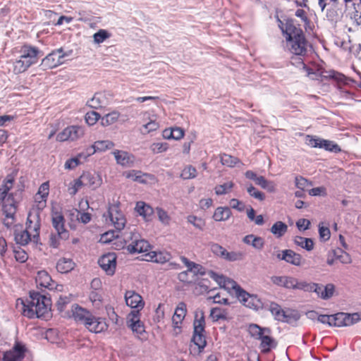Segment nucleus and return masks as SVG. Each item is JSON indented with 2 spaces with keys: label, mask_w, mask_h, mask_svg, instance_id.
<instances>
[{
  "label": "nucleus",
  "mask_w": 361,
  "mask_h": 361,
  "mask_svg": "<svg viewBox=\"0 0 361 361\" xmlns=\"http://www.w3.org/2000/svg\"><path fill=\"white\" fill-rule=\"evenodd\" d=\"M14 178L8 176L0 186V206L2 207V212L5 216L4 224L11 227L15 222V215L17 209L18 201L15 199L13 193H9L13 188Z\"/></svg>",
  "instance_id": "f03ea898"
},
{
  "label": "nucleus",
  "mask_w": 361,
  "mask_h": 361,
  "mask_svg": "<svg viewBox=\"0 0 361 361\" xmlns=\"http://www.w3.org/2000/svg\"><path fill=\"white\" fill-rule=\"evenodd\" d=\"M269 309L271 314L274 317V318L276 320L281 321V319H283V317H282V315L284 310H282L281 307L278 304L275 302H271L269 305Z\"/></svg>",
  "instance_id": "3c124183"
},
{
  "label": "nucleus",
  "mask_w": 361,
  "mask_h": 361,
  "mask_svg": "<svg viewBox=\"0 0 361 361\" xmlns=\"http://www.w3.org/2000/svg\"><path fill=\"white\" fill-rule=\"evenodd\" d=\"M117 235H116L114 231H109L101 235L99 242L104 244L109 243H113Z\"/></svg>",
  "instance_id": "6e6d98bb"
},
{
  "label": "nucleus",
  "mask_w": 361,
  "mask_h": 361,
  "mask_svg": "<svg viewBox=\"0 0 361 361\" xmlns=\"http://www.w3.org/2000/svg\"><path fill=\"white\" fill-rule=\"evenodd\" d=\"M127 178L132 179L134 181H137L141 183H145L148 179L153 178L152 175L147 173H143L140 171L132 170L126 173V175Z\"/></svg>",
  "instance_id": "2f4dec72"
},
{
  "label": "nucleus",
  "mask_w": 361,
  "mask_h": 361,
  "mask_svg": "<svg viewBox=\"0 0 361 361\" xmlns=\"http://www.w3.org/2000/svg\"><path fill=\"white\" fill-rule=\"evenodd\" d=\"M124 240L128 243L127 250L130 254L147 252L150 249L149 243L141 238L139 233L130 231L124 234Z\"/></svg>",
  "instance_id": "39448f33"
},
{
  "label": "nucleus",
  "mask_w": 361,
  "mask_h": 361,
  "mask_svg": "<svg viewBox=\"0 0 361 361\" xmlns=\"http://www.w3.org/2000/svg\"><path fill=\"white\" fill-rule=\"evenodd\" d=\"M49 194V185L45 183H43L39 188L38 192L36 195L35 199L39 200L46 198Z\"/></svg>",
  "instance_id": "774afa93"
},
{
  "label": "nucleus",
  "mask_w": 361,
  "mask_h": 361,
  "mask_svg": "<svg viewBox=\"0 0 361 361\" xmlns=\"http://www.w3.org/2000/svg\"><path fill=\"white\" fill-rule=\"evenodd\" d=\"M156 212L159 218V220L164 224L168 225L170 222V217L167 212L163 209L157 207Z\"/></svg>",
  "instance_id": "e2e57ef3"
},
{
  "label": "nucleus",
  "mask_w": 361,
  "mask_h": 361,
  "mask_svg": "<svg viewBox=\"0 0 361 361\" xmlns=\"http://www.w3.org/2000/svg\"><path fill=\"white\" fill-rule=\"evenodd\" d=\"M35 280L37 286L49 289L54 288V281L49 274L45 271L42 270L38 271Z\"/></svg>",
  "instance_id": "bb28decb"
},
{
  "label": "nucleus",
  "mask_w": 361,
  "mask_h": 361,
  "mask_svg": "<svg viewBox=\"0 0 361 361\" xmlns=\"http://www.w3.org/2000/svg\"><path fill=\"white\" fill-rule=\"evenodd\" d=\"M271 281L276 286L289 289H293L295 284V278L289 276H274Z\"/></svg>",
  "instance_id": "393cba45"
},
{
  "label": "nucleus",
  "mask_w": 361,
  "mask_h": 361,
  "mask_svg": "<svg viewBox=\"0 0 361 361\" xmlns=\"http://www.w3.org/2000/svg\"><path fill=\"white\" fill-rule=\"evenodd\" d=\"M180 176L183 179L193 178L197 176V171L193 166H188L183 170Z\"/></svg>",
  "instance_id": "052dcab7"
},
{
  "label": "nucleus",
  "mask_w": 361,
  "mask_h": 361,
  "mask_svg": "<svg viewBox=\"0 0 361 361\" xmlns=\"http://www.w3.org/2000/svg\"><path fill=\"white\" fill-rule=\"evenodd\" d=\"M280 322H286L288 324H294L300 319V314L296 310H284Z\"/></svg>",
  "instance_id": "58836bf2"
},
{
  "label": "nucleus",
  "mask_w": 361,
  "mask_h": 361,
  "mask_svg": "<svg viewBox=\"0 0 361 361\" xmlns=\"http://www.w3.org/2000/svg\"><path fill=\"white\" fill-rule=\"evenodd\" d=\"M332 326H347L353 325L360 320L359 314L339 312L332 315Z\"/></svg>",
  "instance_id": "0eeeda50"
},
{
  "label": "nucleus",
  "mask_w": 361,
  "mask_h": 361,
  "mask_svg": "<svg viewBox=\"0 0 361 361\" xmlns=\"http://www.w3.org/2000/svg\"><path fill=\"white\" fill-rule=\"evenodd\" d=\"M283 261L294 266L299 267L302 264V257L300 254L296 253L293 250L287 249L284 250Z\"/></svg>",
  "instance_id": "c85d7f7f"
},
{
  "label": "nucleus",
  "mask_w": 361,
  "mask_h": 361,
  "mask_svg": "<svg viewBox=\"0 0 361 361\" xmlns=\"http://www.w3.org/2000/svg\"><path fill=\"white\" fill-rule=\"evenodd\" d=\"M40 221L39 214L36 212L28 214L26 221V230L32 233V240L37 243L39 237Z\"/></svg>",
  "instance_id": "f8f14e48"
},
{
  "label": "nucleus",
  "mask_w": 361,
  "mask_h": 361,
  "mask_svg": "<svg viewBox=\"0 0 361 361\" xmlns=\"http://www.w3.org/2000/svg\"><path fill=\"white\" fill-rule=\"evenodd\" d=\"M25 346L21 343L16 342L11 350L5 352L3 361H21L25 357Z\"/></svg>",
  "instance_id": "4468645a"
},
{
  "label": "nucleus",
  "mask_w": 361,
  "mask_h": 361,
  "mask_svg": "<svg viewBox=\"0 0 361 361\" xmlns=\"http://www.w3.org/2000/svg\"><path fill=\"white\" fill-rule=\"evenodd\" d=\"M259 340H261V347L265 351H269L270 348L274 345V340L268 335L262 334Z\"/></svg>",
  "instance_id": "4d7b16f0"
},
{
  "label": "nucleus",
  "mask_w": 361,
  "mask_h": 361,
  "mask_svg": "<svg viewBox=\"0 0 361 361\" xmlns=\"http://www.w3.org/2000/svg\"><path fill=\"white\" fill-rule=\"evenodd\" d=\"M112 99V95L108 92H97L92 99L87 102V104L92 109H99L108 105Z\"/></svg>",
  "instance_id": "2eb2a0df"
},
{
  "label": "nucleus",
  "mask_w": 361,
  "mask_h": 361,
  "mask_svg": "<svg viewBox=\"0 0 361 361\" xmlns=\"http://www.w3.org/2000/svg\"><path fill=\"white\" fill-rule=\"evenodd\" d=\"M335 286L332 283H328L323 286L322 292L320 293V298L323 300H328L331 298L334 293Z\"/></svg>",
  "instance_id": "8fccbe9b"
},
{
  "label": "nucleus",
  "mask_w": 361,
  "mask_h": 361,
  "mask_svg": "<svg viewBox=\"0 0 361 361\" xmlns=\"http://www.w3.org/2000/svg\"><path fill=\"white\" fill-rule=\"evenodd\" d=\"M209 276L215 280L219 286L233 289L237 298L245 307L253 310L262 307V302L256 295H250L243 290L233 280L219 276L212 271L209 272Z\"/></svg>",
  "instance_id": "7ed1b4c3"
},
{
  "label": "nucleus",
  "mask_w": 361,
  "mask_h": 361,
  "mask_svg": "<svg viewBox=\"0 0 361 361\" xmlns=\"http://www.w3.org/2000/svg\"><path fill=\"white\" fill-rule=\"evenodd\" d=\"M120 113L114 111L109 113L101 118L100 123L102 126H109L115 123L119 118Z\"/></svg>",
  "instance_id": "e433bc0d"
},
{
  "label": "nucleus",
  "mask_w": 361,
  "mask_h": 361,
  "mask_svg": "<svg viewBox=\"0 0 361 361\" xmlns=\"http://www.w3.org/2000/svg\"><path fill=\"white\" fill-rule=\"evenodd\" d=\"M135 210L146 220H149L154 213L152 207L143 202H139L137 203Z\"/></svg>",
  "instance_id": "f704fd0d"
},
{
  "label": "nucleus",
  "mask_w": 361,
  "mask_h": 361,
  "mask_svg": "<svg viewBox=\"0 0 361 361\" xmlns=\"http://www.w3.org/2000/svg\"><path fill=\"white\" fill-rule=\"evenodd\" d=\"M180 260L187 267L188 271L192 273L194 275L203 276L206 274L204 268L199 264L190 262L184 256L180 257Z\"/></svg>",
  "instance_id": "cd10ccee"
},
{
  "label": "nucleus",
  "mask_w": 361,
  "mask_h": 361,
  "mask_svg": "<svg viewBox=\"0 0 361 361\" xmlns=\"http://www.w3.org/2000/svg\"><path fill=\"white\" fill-rule=\"evenodd\" d=\"M39 52L36 47L25 45L20 49V57L27 62H30V65H32L37 61Z\"/></svg>",
  "instance_id": "4be33fe9"
},
{
  "label": "nucleus",
  "mask_w": 361,
  "mask_h": 361,
  "mask_svg": "<svg viewBox=\"0 0 361 361\" xmlns=\"http://www.w3.org/2000/svg\"><path fill=\"white\" fill-rule=\"evenodd\" d=\"M231 216V211L228 207H217L214 213L213 219L216 221H224Z\"/></svg>",
  "instance_id": "72a5a7b5"
},
{
  "label": "nucleus",
  "mask_w": 361,
  "mask_h": 361,
  "mask_svg": "<svg viewBox=\"0 0 361 361\" xmlns=\"http://www.w3.org/2000/svg\"><path fill=\"white\" fill-rule=\"evenodd\" d=\"M90 300L93 305L99 307L102 302V297L99 291L93 290L90 293Z\"/></svg>",
  "instance_id": "338daca9"
},
{
  "label": "nucleus",
  "mask_w": 361,
  "mask_h": 361,
  "mask_svg": "<svg viewBox=\"0 0 361 361\" xmlns=\"http://www.w3.org/2000/svg\"><path fill=\"white\" fill-rule=\"evenodd\" d=\"M288 231V226L282 221H276L271 227V233L276 238L282 237Z\"/></svg>",
  "instance_id": "c9c22d12"
},
{
  "label": "nucleus",
  "mask_w": 361,
  "mask_h": 361,
  "mask_svg": "<svg viewBox=\"0 0 361 361\" xmlns=\"http://www.w3.org/2000/svg\"><path fill=\"white\" fill-rule=\"evenodd\" d=\"M295 245L300 246L307 251H311L314 248V242L311 238H307L301 236H295L294 238Z\"/></svg>",
  "instance_id": "4c0bfd02"
},
{
  "label": "nucleus",
  "mask_w": 361,
  "mask_h": 361,
  "mask_svg": "<svg viewBox=\"0 0 361 361\" xmlns=\"http://www.w3.org/2000/svg\"><path fill=\"white\" fill-rule=\"evenodd\" d=\"M187 312L186 305L184 302H179L177 305L174 314L172 317V322L174 328H180V324L184 319Z\"/></svg>",
  "instance_id": "b1692460"
},
{
  "label": "nucleus",
  "mask_w": 361,
  "mask_h": 361,
  "mask_svg": "<svg viewBox=\"0 0 361 361\" xmlns=\"http://www.w3.org/2000/svg\"><path fill=\"white\" fill-rule=\"evenodd\" d=\"M211 316L216 321L219 319H227V312L225 310H222L221 308H212L211 310Z\"/></svg>",
  "instance_id": "13d9d810"
},
{
  "label": "nucleus",
  "mask_w": 361,
  "mask_h": 361,
  "mask_svg": "<svg viewBox=\"0 0 361 361\" xmlns=\"http://www.w3.org/2000/svg\"><path fill=\"white\" fill-rule=\"evenodd\" d=\"M88 156H87V152H82L79 154L76 157L68 159L64 165L65 169H73L76 167L78 164L81 163V159H85Z\"/></svg>",
  "instance_id": "ea45409f"
},
{
  "label": "nucleus",
  "mask_w": 361,
  "mask_h": 361,
  "mask_svg": "<svg viewBox=\"0 0 361 361\" xmlns=\"http://www.w3.org/2000/svg\"><path fill=\"white\" fill-rule=\"evenodd\" d=\"M169 148V145L166 142H154L149 149L154 154H159L166 152Z\"/></svg>",
  "instance_id": "603ef678"
},
{
  "label": "nucleus",
  "mask_w": 361,
  "mask_h": 361,
  "mask_svg": "<svg viewBox=\"0 0 361 361\" xmlns=\"http://www.w3.org/2000/svg\"><path fill=\"white\" fill-rule=\"evenodd\" d=\"M309 145L312 147L324 148L330 152H338L341 151L340 147L333 141L321 138L311 137L309 140Z\"/></svg>",
  "instance_id": "f3484780"
},
{
  "label": "nucleus",
  "mask_w": 361,
  "mask_h": 361,
  "mask_svg": "<svg viewBox=\"0 0 361 361\" xmlns=\"http://www.w3.org/2000/svg\"><path fill=\"white\" fill-rule=\"evenodd\" d=\"M334 256L338 259L343 264H350L352 262L351 257L347 252L343 251L341 249L332 250Z\"/></svg>",
  "instance_id": "09e8293b"
},
{
  "label": "nucleus",
  "mask_w": 361,
  "mask_h": 361,
  "mask_svg": "<svg viewBox=\"0 0 361 361\" xmlns=\"http://www.w3.org/2000/svg\"><path fill=\"white\" fill-rule=\"evenodd\" d=\"M146 260L159 264L169 262L171 255L166 252H149L145 255Z\"/></svg>",
  "instance_id": "a878e982"
},
{
  "label": "nucleus",
  "mask_w": 361,
  "mask_h": 361,
  "mask_svg": "<svg viewBox=\"0 0 361 361\" xmlns=\"http://www.w3.org/2000/svg\"><path fill=\"white\" fill-rule=\"evenodd\" d=\"M108 214L111 224L117 231H121L125 227L126 219L118 209V207L112 204L109 207Z\"/></svg>",
  "instance_id": "9b49d317"
},
{
  "label": "nucleus",
  "mask_w": 361,
  "mask_h": 361,
  "mask_svg": "<svg viewBox=\"0 0 361 361\" xmlns=\"http://www.w3.org/2000/svg\"><path fill=\"white\" fill-rule=\"evenodd\" d=\"M98 264L108 275H113L116 267V254L114 252H109L102 255L99 259Z\"/></svg>",
  "instance_id": "ddd939ff"
},
{
  "label": "nucleus",
  "mask_w": 361,
  "mask_h": 361,
  "mask_svg": "<svg viewBox=\"0 0 361 361\" xmlns=\"http://www.w3.org/2000/svg\"><path fill=\"white\" fill-rule=\"evenodd\" d=\"M194 332L192 336L193 343L199 348L203 349L206 345L205 336L203 334L204 331V317L201 316L200 319H195L193 323Z\"/></svg>",
  "instance_id": "1a4fd4ad"
},
{
  "label": "nucleus",
  "mask_w": 361,
  "mask_h": 361,
  "mask_svg": "<svg viewBox=\"0 0 361 361\" xmlns=\"http://www.w3.org/2000/svg\"><path fill=\"white\" fill-rule=\"evenodd\" d=\"M30 62L24 60L20 56L18 60H16L13 63V72L16 74L25 72L30 66Z\"/></svg>",
  "instance_id": "a19ab883"
},
{
  "label": "nucleus",
  "mask_w": 361,
  "mask_h": 361,
  "mask_svg": "<svg viewBox=\"0 0 361 361\" xmlns=\"http://www.w3.org/2000/svg\"><path fill=\"white\" fill-rule=\"evenodd\" d=\"M110 37V34L106 30H99L93 35L94 42L96 44L102 43L104 40Z\"/></svg>",
  "instance_id": "864d4df0"
},
{
  "label": "nucleus",
  "mask_w": 361,
  "mask_h": 361,
  "mask_svg": "<svg viewBox=\"0 0 361 361\" xmlns=\"http://www.w3.org/2000/svg\"><path fill=\"white\" fill-rule=\"evenodd\" d=\"M279 27L286 38V47L290 53L304 56L307 51V42L303 31L296 27L292 20H288L285 23L279 20Z\"/></svg>",
  "instance_id": "f257e3e1"
},
{
  "label": "nucleus",
  "mask_w": 361,
  "mask_h": 361,
  "mask_svg": "<svg viewBox=\"0 0 361 361\" xmlns=\"http://www.w3.org/2000/svg\"><path fill=\"white\" fill-rule=\"evenodd\" d=\"M234 186L232 181H228L221 185H218L214 188L215 193L217 195H225L230 192Z\"/></svg>",
  "instance_id": "a18cd8bd"
},
{
  "label": "nucleus",
  "mask_w": 361,
  "mask_h": 361,
  "mask_svg": "<svg viewBox=\"0 0 361 361\" xmlns=\"http://www.w3.org/2000/svg\"><path fill=\"white\" fill-rule=\"evenodd\" d=\"M72 314L76 322L85 326L86 322L90 320L92 314L86 309L80 307L78 305H74L72 306Z\"/></svg>",
  "instance_id": "412c9836"
},
{
  "label": "nucleus",
  "mask_w": 361,
  "mask_h": 361,
  "mask_svg": "<svg viewBox=\"0 0 361 361\" xmlns=\"http://www.w3.org/2000/svg\"><path fill=\"white\" fill-rule=\"evenodd\" d=\"M114 143L109 140L96 141L92 145L87 148V156L90 157L95 152H102L111 149L114 147Z\"/></svg>",
  "instance_id": "aec40b11"
},
{
  "label": "nucleus",
  "mask_w": 361,
  "mask_h": 361,
  "mask_svg": "<svg viewBox=\"0 0 361 361\" xmlns=\"http://www.w3.org/2000/svg\"><path fill=\"white\" fill-rule=\"evenodd\" d=\"M85 121L89 126L94 125L97 121L100 118V115L99 113L92 111L87 112L85 116Z\"/></svg>",
  "instance_id": "bf43d9fd"
},
{
  "label": "nucleus",
  "mask_w": 361,
  "mask_h": 361,
  "mask_svg": "<svg viewBox=\"0 0 361 361\" xmlns=\"http://www.w3.org/2000/svg\"><path fill=\"white\" fill-rule=\"evenodd\" d=\"M67 128L70 134L71 141H75L82 137L84 135V129L80 126H71Z\"/></svg>",
  "instance_id": "79ce46f5"
},
{
  "label": "nucleus",
  "mask_w": 361,
  "mask_h": 361,
  "mask_svg": "<svg viewBox=\"0 0 361 361\" xmlns=\"http://www.w3.org/2000/svg\"><path fill=\"white\" fill-rule=\"evenodd\" d=\"M69 54L65 53L62 48L53 51L42 59V66L44 69H51L64 63V58Z\"/></svg>",
  "instance_id": "423d86ee"
},
{
  "label": "nucleus",
  "mask_w": 361,
  "mask_h": 361,
  "mask_svg": "<svg viewBox=\"0 0 361 361\" xmlns=\"http://www.w3.org/2000/svg\"><path fill=\"white\" fill-rule=\"evenodd\" d=\"M126 305L131 308H137L139 311L144 307L145 302L142 297L134 290H127L125 293Z\"/></svg>",
  "instance_id": "6ab92c4d"
},
{
  "label": "nucleus",
  "mask_w": 361,
  "mask_h": 361,
  "mask_svg": "<svg viewBox=\"0 0 361 361\" xmlns=\"http://www.w3.org/2000/svg\"><path fill=\"white\" fill-rule=\"evenodd\" d=\"M248 331L250 335L257 339H259L265 332L269 333L268 329H262L258 325L254 324L249 326Z\"/></svg>",
  "instance_id": "49530a36"
},
{
  "label": "nucleus",
  "mask_w": 361,
  "mask_h": 361,
  "mask_svg": "<svg viewBox=\"0 0 361 361\" xmlns=\"http://www.w3.org/2000/svg\"><path fill=\"white\" fill-rule=\"evenodd\" d=\"M247 192L250 194V196L255 197L257 200H259L260 201H262L265 198V195L262 192L257 190L255 187L252 185H250L247 189Z\"/></svg>",
  "instance_id": "69168bd1"
},
{
  "label": "nucleus",
  "mask_w": 361,
  "mask_h": 361,
  "mask_svg": "<svg viewBox=\"0 0 361 361\" xmlns=\"http://www.w3.org/2000/svg\"><path fill=\"white\" fill-rule=\"evenodd\" d=\"M312 283H307L306 281H298L295 279V284L293 289H299L307 292L312 291Z\"/></svg>",
  "instance_id": "680f3d73"
},
{
  "label": "nucleus",
  "mask_w": 361,
  "mask_h": 361,
  "mask_svg": "<svg viewBox=\"0 0 361 361\" xmlns=\"http://www.w3.org/2000/svg\"><path fill=\"white\" fill-rule=\"evenodd\" d=\"M116 163L122 166L130 167L135 163V157L126 151L115 150L112 152Z\"/></svg>",
  "instance_id": "a211bd4d"
},
{
  "label": "nucleus",
  "mask_w": 361,
  "mask_h": 361,
  "mask_svg": "<svg viewBox=\"0 0 361 361\" xmlns=\"http://www.w3.org/2000/svg\"><path fill=\"white\" fill-rule=\"evenodd\" d=\"M51 222L59 237L63 240L67 239L68 238V231L65 228V219L61 212L52 210Z\"/></svg>",
  "instance_id": "9d476101"
},
{
  "label": "nucleus",
  "mask_w": 361,
  "mask_h": 361,
  "mask_svg": "<svg viewBox=\"0 0 361 361\" xmlns=\"http://www.w3.org/2000/svg\"><path fill=\"white\" fill-rule=\"evenodd\" d=\"M15 240L16 243L19 245H25L30 241L32 240V233L26 229L20 231L16 229Z\"/></svg>",
  "instance_id": "7c9ffc66"
},
{
  "label": "nucleus",
  "mask_w": 361,
  "mask_h": 361,
  "mask_svg": "<svg viewBox=\"0 0 361 361\" xmlns=\"http://www.w3.org/2000/svg\"><path fill=\"white\" fill-rule=\"evenodd\" d=\"M82 176L85 181V185L91 188L92 190L98 188L102 183L101 176L95 173L84 172Z\"/></svg>",
  "instance_id": "5701e85b"
},
{
  "label": "nucleus",
  "mask_w": 361,
  "mask_h": 361,
  "mask_svg": "<svg viewBox=\"0 0 361 361\" xmlns=\"http://www.w3.org/2000/svg\"><path fill=\"white\" fill-rule=\"evenodd\" d=\"M159 128V123L156 120L151 119L148 123L142 125L140 133L143 135L156 131Z\"/></svg>",
  "instance_id": "c03bdc74"
},
{
  "label": "nucleus",
  "mask_w": 361,
  "mask_h": 361,
  "mask_svg": "<svg viewBox=\"0 0 361 361\" xmlns=\"http://www.w3.org/2000/svg\"><path fill=\"white\" fill-rule=\"evenodd\" d=\"M188 221L200 230H202L205 226L204 220L195 216H189L188 217Z\"/></svg>",
  "instance_id": "0e129e2a"
},
{
  "label": "nucleus",
  "mask_w": 361,
  "mask_h": 361,
  "mask_svg": "<svg viewBox=\"0 0 361 361\" xmlns=\"http://www.w3.org/2000/svg\"><path fill=\"white\" fill-rule=\"evenodd\" d=\"M255 183L262 188L267 190L269 192L275 191V184L272 181L267 180L264 176H259Z\"/></svg>",
  "instance_id": "37998d69"
},
{
  "label": "nucleus",
  "mask_w": 361,
  "mask_h": 361,
  "mask_svg": "<svg viewBox=\"0 0 361 361\" xmlns=\"http://www.w3.org/2000/svg\"><path fill=\"white\" fill-rule=\"evenodd\" d=\"M75 263L68 258H61L56 264V269L59 272L65 274L73 269Z\"/></svg>",
  "instance_id": "473e14b6"
},
{
  "label": "nucleus",
  "mask_w": 361,
  "mask_h": 361,
  "mask_svg": "<svg viewBox=\"0 0 361 361\" xmlns=\"http://www.w3.org/2000/svg\"><path fill=\"white\" fill-rule=\"evenodd\" d=\"M85 326L91 332L98 334L107 329L108 325L104 319L92 314Z\"/></svg>",
  "instance_id": "dca6fc26"
},
{
  "label": "nucleus",
  "mask_w": 361,
  "mask_h": 361,
  "mask_svg": "<svg viewBox=\"0 0 361 361\" xmlns=\"http://www.w3.org/2000/svg\"><path fill=\"white\" fill-rule=\"evenodd\" d=\"M243 241L249 245H251L256 250H261L264 247V241L262 238L256 236L253 234L245 236Z\"/></svg>",
  "instance_id": "c756f323"
},
{
  "label": "nucleus",
  "mask_w": 361,
  "mask_h": 361,
  "mask_svg": "<svg viewBox=\"0 0 361 361\" xmlns=\"http://www.w3.org/2000/svg\"><path fill=\"white\" fill-rule=\"evenodd\" d=\"M127 326L136 334L138 337L145 333L144 324L140 320V313L138 310H132L126 318Z\"/></svg>",
  "instance_id": "6e6552de"
},
{
  "label": "nucleus",
  "mask_w": 361,
  "mask_h": 361,
  "mask_svg": "<svg viewBox=\"0 0 361 361\" xmlns=\"http://www.w3.org/2000/svg\"><path fill=\"white\" fill-rule=\"evenodd\" d=\"M221 162L223 165L228 167H233L240 163V160L237 157L224 154L221 156Z\"/></svg>",
  "instance_id": "de8ad7c7"
},
{
  "label": "nucleus",
  "mask_w": 361,
  "mask_h": 361,
  "mask_svg": "<svg viewBox=\"0 0 361 361\" xmlns=\"http://www.w3.org/2000/svg\"><path fill=\"white\" fill-rule=\"evenodd\" d=\"M85 185V181L81 175L78 179L74 181V183L72 186H70L68 190L71 195H75L77 192Z\"/></svg>",
  "instance_id": "5fc2aeb1"
},
{
  "label": "nucleus",
  "mask_w": 361,
  "mask_h": 361,
  "mask_svg": "<svg viewBox=\"0 0 361 361\" xmlns=\"http://www.w3.org/2000/svg\"><path fill=\"white\" fill-rule=\"evenodd\" d=\"M22 312L28 318L43 317L50 311L51 300L37 292H31L30 299L26 302L21 300Z\"/></svg>",
  "instance_id": "20e7f679"
}]
</instances>
